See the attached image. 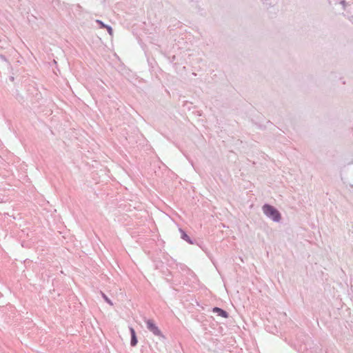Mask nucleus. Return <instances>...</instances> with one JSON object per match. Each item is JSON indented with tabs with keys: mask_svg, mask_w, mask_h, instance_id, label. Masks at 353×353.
Listing matches in <instances>:
<instances>
[{
	"mask_svg": "<svg viewBox=\"0 0 353 353\" xmlns=\"http://www.w3.org/2000/svg\"><path fill=\"white\" fill-rule=\"evenodd\" d=\"M263 212L268 216L270 217L275 221H279L281 219L280 213L274 207L270 205H265L263 207Z\"/></svg>",
	"mask_w": 353,
	"mask_h": 353,
	"instance_id": "nucleus-1",
	"label": "nucleus"
},
{
	"mask_svg": "<svg viewBox=\"0 0 353 353\" xmlns=\"http://www.w3.org/2000/svg\"><path fill=\"white\" fill-rule=\"evenodd\" d=\"M148 329L157 336L161 335V331L158 327L154 323L153 321L148 320L146 322Z\"/></svg>",
	"mask_w": 353,
	"mask_h": 353,
	"instance_id": "nucleus-2",
	"label": "nucleus"
},
{
	"mask_svg": "<svg viewBox=\"0 0 353 353\" xmlns=\"http://www.w3.org/2000/svg\"><path fill=\"white\" fill-rule=\"evenodd\" d=\"M130 331L131 333V345L135 346L137 344V339L136 336V332L132 327H130Z\"/></svg>",
	"mask_w": 353,
	"mask_h": 353,
	"instance_id": "nucleus-3",
	"label": "nucleus"
},
{
	"mask_svg": "<svg viewBox=\"0 0 353 353\" xmlns=\"http://www.w3.org/2000/svg\"><path fill=\"white\" fill-rule=\"evenodd\" d=\"M213 311L216 312H218L220 316H223L224 318H227L228 317V313L225 311H224V310H221V309H220L219 307H214Z\"/></svg>",
	"mask_w": 353,
	"mask_h": 353,
	"instance_id": "nucleus-4",
	"label": "nucleus"
},
{
	"mask_svg": "<svg viewBox=\"0 0 353 353\" xmlns=\"http://www.w3.org/2000/svg\"><path fill=\"white\" fill-rule=\"evenodd\" d=\"M181 237L183 239H184L185 241H186L187 242L190 243H192V241L190 240V237L188 236V235L183 230H181Z\"/></svg>",
	"mask_w": 353,
	"mask_h": 353,
	"instance_id": "nucleus-5",
	"label": "nucleus"
},
{
	"mask_svg": "<svg viewBox=\"0 0 353 353\" xmlns=\"http://www.w3.org/2000/svg\"><path fill=\"white\" fill-rule=\"evenodd\" d=\"M102 296L109 305H113L112 301L104 293H102Z\"/></svg>",
	"mask_w": 353,
	"mask_h": 353,
	"instance_id": "nucleus-6",
	"label": "nucleus"
},
{
	"mask_svg": "<svg viewBox=\"0 0 353 353\" xmlns=\"http://www.w3.org/2000/svg\"><path fill=\"white\" fill-rule=\"evenodd\" d=\"M106 28H107L108 32L110 33V34H112V28L110 26H106Z\"/></svg>",
	"mask_w": 353,
	"mask_h": 353,
	"instance_id": "nucleus-7",
	"label": "nucleus"
},
{
	"mask_svg": "<svg viewBox=\"0 0 353 353\" xmlns=\"http://www.w3.org/2000/svg\"><path fill=\"white\" fill-rule=\"evenodd\" d=\"M98 22L100 23V25H101L102 27H105V28H106V26H105V25H104L101 21H99Z\"/></svg>",
	"mask_w": 353,
	"mask_h": 353,
	"instance_id": "nucleus-8",
	"label": "nucleus"
}]
</instances>
